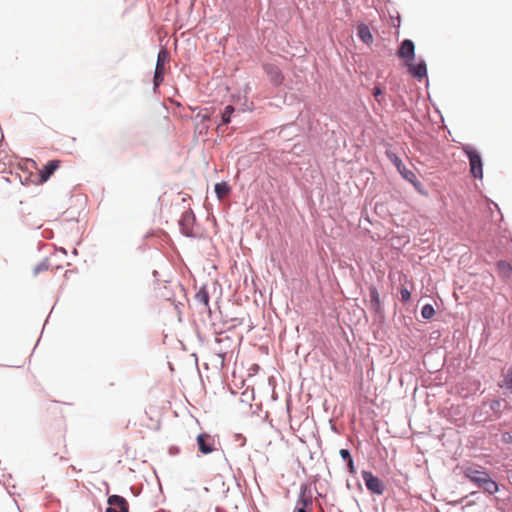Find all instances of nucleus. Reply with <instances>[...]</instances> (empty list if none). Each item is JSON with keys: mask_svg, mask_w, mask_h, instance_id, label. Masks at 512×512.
I'll return each mask as SVG.
<instances>
[{"mask_svg": "<svg viewBox=\"0 0 512 512\" xmlns=\"http://www.w3.org/2000/svg\"><path fill=\"white\" fill-rule=\"evenodd\" d=\"M464 476L489 495L495 494L499 489L498 484L484 470L467 467Z\"/></svg>", "mask_w": 512, "mask_h": 512, "instance_id": "nucleus-1", "label": "nucleus"}, {"mask_svg": "<svg viewBox=\"0 0 512 512\" xmlns=\"http://www.w3.org/2000/svg\"><path fill=\"white\" fill-rule=\"evenodd\" d=\"M462 151L467 156L470 165V173L476 179L483 178V161L480 153L471 145H463Z\"/></svg>", "mask_w": 512, "mask_h": 512, "instance_id": "nucleus-2", "label": "nucleus"}, {"mask_svg": "<svg viewBox=\"0 0 512 512\" xmlns=\"http://www.w3.org/2000/svg\"><path fill=\"white\" fill-rule=\"evenodd\" d=\"M170 59L169 53L166 49H161L157 55L156 68L153 77L154 90H156L164 80L165 68L164 65Z\"/></svg>", "mask_w": 512, "mask_h": 512, "instance_id": "nucleus-3", "label": "nucleus"}, {"mask_svg": "<svg viewBox=\"0 0 512 512\" xmlns=\"http://www.w3.org/2000/svg\"><path fill=\"white\" fill-rule=\"evenodd\" d=\"M362 478L365 483L366 488L373 494L382 495L385 491V486L383 482L372 472L363 470Z\"/></svg>", "mask_w": 512, "mask_h": 512, "instance_id": "nucleus-4", "label": "nucleus"}, {"mask_svg": "<svg viewBox=\"0 0 512 512\" xmlns=\"http://www.w3.org/2000/svg\"><path fill=\"white\" fill-rule=\"evenodd\" d=\"M195 223V215L191 209L186 210L182 213L179 219L180 230L183 235L187 237H194L193 225Z\"/></svg>", "mask_w": 512, "mask_h": 512, "instance_id": "nucleus-5", "label": "nucleus"}, {"mask_svg": "<svg viewBox=\"0 0 512 512\" xmlns=\"http://www.w3.org/2000/svg\"><path fill=\"white\" fill-rule=\"evenodd\" d=\"M108 507L105 512H129L127 500L120 495H111L107 500Z\"/></svg>", "mask_w": 512, "mask_h": 512, "instance_id": "nucleus-6", "label": "nucleus"}, {"mask_svg": "<svg viewBox=\"0 0 512 512\" xmlns=\"http://www.w3.org/2000/svg\"><path fill=\"white\" fill-rule=\"evenodd\" d=\"M397 56L406 62H411L415 59V45L410 39H404L399 49L397 50Z\"/></svg>", "mask_w": 512, "mask_h": 512, "instance_id": "nucleus-7", "label": "nucleus"}, {"mask_svg": "<svg viewBox=\"0 0 512 512\" xmlns=\"http://www.w3.org/2000/svg\"><path fill=\"white\" fill-rule=\"evenodd\" d=\"M405 65L408 68V72L416 79L421 80L427 77V65L424 59H419L416 64L406 62Z\"/></svg>", "mask_w": 512, "mask_h": 512, "instance_id": "nucleus-8", "label": "nucleus"}, {"mask_svg": "<svg viewBox=\"0 0 512 512\" xmlns=\"http://www.w3.org/2000/svg\"><path fill=\"white\" fill-rule=\"evenodd\" d=\"M198 450L203 454H209L214 451L215 440L207 434L201 433L197 436Z\"/></svg>", "mask_w": 512, "mask_h": 512, "instance_id": "nucleus-9", "label": "nucleus"}, {"mask_svg": "<svg viewBox=\"0 0 512 512\" xmlns=\"http://www.w3.org/2000/svg\"><path fill=\"white\" fill-rule=\"evenodd\" d=\"M312 495L310 488L307 484H302L300 487V493L296 502V505L308 508L311 510L312 507Z\"/></svg>", "mask_w": 512, "mask_h": 512, "instance_id": "nucleus-10", "label": "nucleus"}, {"mask_svg": "<svg viewBox=\"0 0 512 512\" xmlns=\"http://www.w3.org/2000/svg\"><path fill=\"white\" fill-rule=\"evenodd\" d=\"M264 70L267 73L270 81L274 85H279V84L282 83V81H283V74H282V72H281V70L279 69L278 66H276L274 64H266L264 66Z\"/></svg>", "mask_w": 512, "mask_h": 512, "instance_id": "nucleus-11", "label": "nucleus"}, {"mask_svg": "<svg viewBox=\"0 0 512 512\" xmlns=\"http://www.w3.org/2000/svg\"><path fill=\"white\" fill-rule=\"evenodd\" d=\"M60 161L59 160H51L49 161L43 169L40 171L39 178L40 182H46L51 175L59 168Z\"/></svg>", "mask_w": 512, "mask_h": 512, "instance_id": "nucleus-12", "label": "nucleus"}, {"mask_svg": "<svg viewBox=\"0 0 512 512\" xmlns=\"http://www.w3.org/2000/svg\"><path fill=\"white\" fill-rule=\"evenodd\" d=\"M370 304L376 314H381L383 307L380 301V296L376 287L369 288Z\"/></svg>", "mask_w": 512, "mask_h": 512, "instance_id": "nucleus-13", "label": "nucleus"}, {"mask_svg": "<svg viewBox=\"0 0 512 512\" xmlns=\"http://www.w3.org/2000/svg\"><path fill=\"white\" fill-rule=\"evenodd\" d=\"M357 35L360 38V40L365 44H370L373 41V36L370 32V29L364 23H361L357 26Z\"/></svg>", "mask_w": 512, "mask_h": 512, "instance_id": "nucleus-14", "label": "nucleus"}, {"mask_svg": "<svg viewBox=\"0 0 512 512\" xmlns=\"http://www.w3.org/2000/svg\"><path fill=\"white\" fill-rule=\"evenodd\" d=\"M497 269L501 277L505 279L512 278V266L509 262L505 260H500L497 262Z\"/></svg>", "mask_w": 512, "mask_h": 512, "instance_id": "nucleus-15", "label": "nucleus"}, {"mask_svg": "<svg viewBox=\"0 0 512 512\" xmlns=\"http://www.w3.org/2000/svg\"><path fill=\"white\" fill-rule=\"evenodd\" d=\"M214 190L218 199L221 200L230 193V186L226 182L222 181L215 184Z\"/></svg>", "mask_w": 512, "mask_h": 512, "instance_id": "nucleus-16", "label": "nucleus"}, {"mask_svg": "<svg viewBox=\"0 0 512 512\" xmlns=\"http://www.w3.org/2000/svg\"><path fill=\"white\" fill-rule=\"evenodd\" d=\"M198 303L203 304L205 307H209V293L205 287L201 288L195 295Z\"/></svg>", "mask_w": 512, "mask_h": 512, "instance_id": "nucleus-17", "label": "nucleus"}, {"mask_svg": "<svg viewBox=\"0 0 512 512\" xmlns=\"http://www.w3.org/2000/svg\"><path fill=\"white\" fill-rule=\"evenodd\" d=\"M235 108L232 105H227L221 113V124L228 125L231 122V116L234 113Z\"/></svg>", "mask_w": 512, "mask_h": 512, "instance_id": "nucleus-18", "label": "nucleus"}, {"mask_svg": "<svg viewBox=\"0 0 512 512\" xmlns=\"http://www.w3.org/2000/svg\"><path fill=\"white\" fill-rule=\"evenodd\" d=\"M399 173L402 175V177L405 180H407L410 183L414 184V186L419 184V181L417 180L416 175L411 170L407 169L404 165L401 168V172H399Z\"/></svg>", "mask_w": 512, "mask_h": 512, "instance_id": "nucleus-19", "label": "nucleus"}, {"mask_svg": "<svg viewBox=\"0 0 512 512\" xmlns=\"http://www.w3.org/2000/svg\"><path fill=\"white\" fill-rule=\"evenodd\" d=\"M386 155L389 158V160L393 163V165L397 168L398 172H401V168L404 165L402 160L394 152L391 151H387Z\"/></svg>", "mask_w": 512, "mask_h": 512, "instance_id": "nucleus-20", "label": "nucleus"}, {"mask_svg": "<svg viewBox=\"0 0 512 512\" xmlns=\"http://www.w3.org/2000/svg\"><path fill=\"white\" fill-rule=\"evenodd\" d=\"M434 315H435V309L431 304H425L421 308V316L424 319L429 320V319L433 318Z\"/></svg>", "mask_w": 512, "mask_h": 512, "instance_id": "nucleus-21", "label": "nucleus"}, {"mask_svg": "<svg viewBox=\"0 0 512 512\" xmlns=\"http://www.w3.org/2000/svg\"><path fill=\"white\" fill-rule=\"evenodd\" d=\"M501 406H502V400L500 399H493L490 401L489 403V407L490 409L496 413V414H499L500 411H501Z\"/></svg>", "mask_w": 512, "mask_h": 512, "instance_id": "nucleus-22", "label": "nucleus"}, {"mask_svg": "<svg viewBox=\"0 0 512 512\" xmlns=\"http://www.w3.org/2000/svg\"><path fill=\"white\" fill-rule=\"evenodd\" d=\"M49 268V264L47 260H43L34 268V274H39L40 272L46 271Z\"/></svg>", "mask_w": 512, "mask_h": 512, "instance_id": "nucleus-23", "label": "nucleus"}, {"mask_svg": "<svg viewBox=\"0 0 512 512\" xmlns=\"http://www.w3.org/2000/svg\"><path fill=\"white\" fill-rule=\"evenodd\" d=\"M339 454H340L341 458L343 459V461H345L346 463L353 460L352 455L348 449H341L339 451Z\"/></svg>", "mask_w": 512, "mask_h": 512, "instance_id": "nucleus-24", "label": "nucleus"}, {"mask_svg": "<svg viewBox=\"0 0 512 512\" xmlns=\"http://www.w3.org/2000/svg\"><path fill=\"white\" fill-rule=\"evenodd\" d=\"M401 300L403 302H407L411 298V292L407 288H402L400 290Z\"/></svg>", "mask_w": 512, "mask_h": 512, "instance_id": "nucleus-25", "label": "nucleus"}, {"mask_svg": "<svg viewBox=\"0 0 512 512\" xmlns=\"http://www.w3.org/2000/svg\"><path fill=\"white\" fill-rule=\"evenodd\" d=\"M501 442L503 444H512V434L510 432H504L501 435Z\"/></svg>", "mask_w": 512, "mask_h": 512, "instance_id": "nucleus-26", "label": "nucleus"}, {"mask_svg": "<svg viewBox=\"0 0 512 512\" xmlns=\"http://www.w3.org/2000/svg\"><path fill=\"white\" fill-rule=\"evenodd\" d=\"M372 94H373L374 98L378 102L381 101L379 97L383 94V91H382V89L379 86H374L373 87Z\"/></svg>", "mask_w": 512, "mask_h": 512, "instance_id": "nucleus-27", "label": "nucleus"}, {"mask_svg": "<svg viewBox=\"0 0 512 512\" xmlns=\"http://www.w3.org/2000/svg\"><path fill=\"white\" fill-rule=\"evenodd\" d=\"M346 464H347L348 472H349L350 474H353V475H354V474H356V468H355V466H354V461H353V460H351V461H349V462H348V463H346Z\"/></svg>", "mask_w": 512, "mask_h": 512, "instance_id": "nucleus-28", "label": "nucleus"}, {"mask_svg": "<svg viewBox=\"0 0 512 512\" xmlns=\"http://www.w3.org/2000/svg\"><path fill=\"white\" fill-rule=\"evenodd\" d=\"M179 453H180V449H179V447H177V446H171V447L169 448V454H170V455L174 456V455H177V454H179Z\"/></svg>", "mask_w": 512, "mask_h": 512, "instance_id": "nucleus-29", "label": "nucleus"}, {"mask_svg": "<svg viewBox=\"0 0 512 512\" xmlns=\"http://www.w3.org/2000/svg\"><path fill=\"white\" fill-rule=\"evenodd\" d=\"M294 512H310V509L296 505Z\"/></svg>", "mask_w": 512, "mask_h": 512, "instance_id": "nucleus-30", "label": "nucleus"}, {"mask_svg": "<svg viewBox=\"0 0 512 512\" xmlns=\"http://www.w3.org/2000/svg\"><path fill=\"white\" fill-rule=\"evenodd\" d=\"M357 486H358L359 489H362V486H361L360 482H357Z\"/></svg>", "mask_w": 512, "mask_h": 512, "instance_id": "nucleus-31", "label": "nucleus"}, {"mask_svg": "<svg viewBox=\"0 0 512 512\" xmlns=\"http://www.w3.org/2000/svg\"><path fill=\"white\" fill-rule=\"evenodd\" d=\"M347 487L350 489L351 488V484L349 482H347Z\"/></svg>", "mask_w": 512, "mask_h": 512, "instance_id": "nucleus-32", "label": "nucleus"}]
</instances>
